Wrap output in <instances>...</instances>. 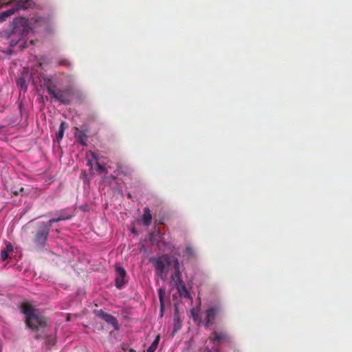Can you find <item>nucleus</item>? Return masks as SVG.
I'll return each mask as SVG.
<instances>
[{
	"label": "nucleus",
	"mask_w": 352,
	"mask_h": 352,
	"mask_svg": "<svg viewBox=\"0 0 352 352\" xmlns=\"http://www.w3.org/2000/svg\"><path fill=\"white\" fill-rule=\"evenodd\" d=\"M234 351L235 352H240L239 349H235Z\"/></svg>",
	"instance_id": "nucleus-34"
},
{
	"label": "nucleus",
	"mask_w": 352,
	"mask_h": 352,
	"mask_svg": "<svg viewBox=\"0 0 352 352\" xmlns=\"http://www.w3.org/2000/svg\"><path fill=\"white\" fill-rule=\"evenodd\" d=\"M17 85L21 87V89H26L27 85L25 84V81L23 78H20L17 80Z\"/></svg>",
	"instance_id": "nucleus-24"
},
{
	"label": "nucleus",
	"mask_w": 352,
	"mask_h": 352,
	"mask_svg": "<svg viewBox=\"0 0 352 352\" xmlns=\"http://www.w3.org/2000/svg\"><path fill=\"white\" fill-rule=\"evenodd\" d=\"M181 327H182V323L179 320L177 307L175 306V314H174V331H173V333L177 332Z\"/></svg>",
	"instance_id": "nucleus-15"
},
{
	"label": "nucleus",
	"mask_w": 352,
	"mask_h": 352,
	"mask_svg": "<svg viewBox=\"0 0 352 352\" xmlns=\"http://www.w3.org/2000/svg\"><path fill=\"white\" fill-rule=\"evenodd\" d=\"M208 339L214 344L230 342V336L226 331H213Z\"/></svg>",
	"instance_id": "nucleus-8"
},
{
	"label": "nucleus",
	"mask_w": 352,
	"mask_h": 352,
	"mask_svg": "<svg viewBox=\"0 0 352 352\" xmlns=\"http://www.w3.org/2000/svg\"><path fill=\"white\" fill-rule=\"evenodd\" d=\"M31 5L30 0H14L13 1V6L10 8V10H14V14L19 10H26Z\"/></svg>",
	"instance_id": "nucleus-12"
},
{
	"label": "nucleus",
	"mask_w": 352,
	"mask_h": 352,
	"mask_svg": "<svg viewBox=\"0 0 352 352\" xmlns=\"http://www.w3.org/2000/svg\"><path fill=\"white\" fill-rule=\"evenodd\" d=\"M75 137L78 139V141L82 145H86L87 135L84 131H80L78 129L76 128V131L74 133Z\"/></svg>",
	"instance_id": "nucleus-13"
},
{
	"label": "nucleus",
	"mask_w": 352,
	"mask_h": 352,
	"mask_svg": "<svg viewBox=\"0 0 352 352\" xmlns=\"http://www.w3.org/2000/svg\"><path fill=\"white\" fill-rule=\"evenodd\" d=\"M67 126V124L65 122H62L60 123L59 129H58V132L56 133L57 141L59 142L63 139V135H64V132H65V130Z\"/></svg>",
	"instance_id": "nucleus-17"
},
{
	"label": "nucleus",
	"mask_w": 352,
	"mask_h": 352,
	"mask_svg": "<svg viewBox=\"0 0 352 352\" xmlns=\"http://www.w3.org/2000/svg\"><path fill=\"white\" fill-rule=\"evenodd\" d=\"M91 154L92 158L94 160H96V166H97L98 171L100 173L107 174V169L104 166H102V164H100L98 162V155H96V153L92 152Z\"/></svg>",
	"instance_id": "nucleus-16"
},
{
	"label": "nucleus",
	"mask_w": 352,
	"mask_h": 352,
	"mask_svg": "<svg viewBox=\"0 0 352 352\" xmlns=\"http://www.w3.org/2000/svg\"><path fill=\"white\" fill-rule=\"evenodd\" d=\"M69 219V217H65L63 216H60L58 218H54V219H50L47 223H48V225H50L52 223H56V222H58V221H60L63 220H65V219Z\"/></svg>",
	"instance_id": "nucleus-23"
},
{
	"label": "nucleus",
	"mask_w": 352,
	"mask_h": 352,
	"mask_svg": "<svg viewBox=\"0 0 352 352\" xmlns=\"http://www.w3.org/2000/svg\"><path fill=\"white\" fill-rule=\"evenodd\" d=\"M117 170H118V172H120L122 174L126 175L127 173V168H126V167L124 166L120 163H118L117 164Z\"/></svg>",
	"instance_id": "nucleus-22"
},
{
	"label": "nucleus",
	"mask_w": 352,
	"mask_h": 352,
	"mask_svg": "<svg viewBox=\"0 0 352 352\" xmlns=\"http://www.w3.org/2000/svg\"><path fill=\"white\" fill-rule=\"evenodd\" d=\"M221 307L219 305L211 306L206 309L204 324L206 328H209L214 323L215 319L221 313Z\"/></svg>",
	"instance_id": "nucleus-7"
},
{
	"label": "nucleus",
	"mask_w": 352,
	"mask_h": 352,
	"mask_svg": "<svg viewBox=\"0 0 352 352\" xmlns=\"http://www.w3.org/2000/svg\"><path fill=\"white\" fill-rule=\"evenodd\" d=\"M8 258V252L6 250H2L1 252V258L2 261H6Z\"/></svg>",
	"instance_id": "nucleus-27"
},
{
	"label": "nucleus",
	"mask_w": 352,
	"mask_h": 352,
	"mask_svg": "<svg viewBox=\"0 0 352 352\" xmlns=\"http://www.w3.org/2000/svg\"><path fill=\"white\" fill-rule=\"evenodd\" d=\"M152 220V215L151 213V210L148 208H144V214L142 216V221L144 226L148 227L151 225Z\"/></svg>",
	"instance_id": "nucleus-14"
},
{
	"label": "nucleus",
	"mask_w": 352,
	"mask_h": 352,
	"mask_svg": "<svg viewBox=\"0 0 352 352\" xmlns=\"http://www.w3.org/2000/svg\"><path fill=\"white\" fill-rule=\"evenodd\" d=\"M171 278L174 281L175 285L177 286V288L179 292H181L182 290L184 292L188 294V291L185 285L183 284L182 272L180 271L174 272V274L172 275Z\"/></svg>",
	"instance_id": "nucleus-11"
},
{
	"label": "nucleus",
	"mask_w": 352,
	"mask_h": 352,
	"mask_svg": "<svg viewBox=\"0 0 352 352\" xmlns=\"http://www.w3.org/2000/svg\"><path fill=\"white\" fill-rule=\"evenodd\" d=\"M190 313L194 321H197L199 318L198 311L195 310V309H192Z\"/></svg>",
	"instance_id": "nucleus-25"
},
{
	"label": "nucleus",
	"mask_w": 352,
	"mask_h": 352,
	"mask_svg": "<svg viewBox=\"0 0 352 352\" xmlns=\"http://www.w3.org/2000/svg\"><path fill=\"white\" fill-rule=\"evenodd\" d=\"M21 311L25 315V322L30 329L38 331L46 327V318L41 315L30 303L23 302L21 305Z\"/></svg>",
	"instance_id": "nucleus-3"
},
{
	"label": "nucleus",
	"mask_w": 352,
	"mask_h": 352,
	"mask_svg": "<svg viewBox=\"0 0 352 352\" xmlns=\"http://www.w3.org/2000/svg\"><path fill=\"white\" fill-rule=\"evenodd\" d=\"M24 190V188L23 187H21L20 189H19V191L20 192H23Z\"/></svg>",
	"instance_id": "nucleus-33"
},
{
	"label": "nucleus",
	"mask_w": 352,
	"mask_h": 352,
	"mask_svg": "<svg viewBox=\"0 0 352 352\" xmlns=\"http://www.w3.org/2000/svg\"><path fill=\"white\" fill-rule=\"evenodd\" d=\"M48 19L36 16L31 19L33 22L34 28L36 26H42L48 23ZM13 30L9 35L10 46L14 47L17 45H19L21 49L25 47L26 40L25 37L32 30V27L30 25L32 23L23 17L16 18L13 21Z\"/></svg>",
	"instance_id": "nucleus-2"
},
{
	"label": "nucleus",
	"mask_w": 352,
	"mask_h": 352,
	"mask_svg": "<svg viewBox=\"0 0 352 352\" xmlns=\"http://www.w3.org/2000/svg\"><path fill=\"white\" fill-rule=\"evenodd\" d=\"M87 165H88V166H91V165H92V163H91V160H88V161H87Z\"/></svg>",
	"instance_id": "nucleus-32"
},
{
	"label": "nucleus",
	"mask_w": 352,
	"mask_h": 352,
	"mask_svg": "<svg viewBox=\"0 0 352 352\" xmlns=\"http://www.w3.org/2000/svg\"><path fill=\"white\" fill-rule=\"evenodd\" d=\"M184 254L188 257H192L195 255V250L191 246L188 245L185 248Z\"/></svg>",
	"instance_id": "nucleus-21"
},
{
	"label": "nucleus",
	"mask_w": 352,
	"mask_h": 352,
	"mask_svg": "<svg viewBox=\"0 0 352 352\" xmlns=\"http://www.w3.org/2000/svg\"><path fill=\"white\" fill-rule=\"evenodd\" d=\"M14 14V10L8 9L0 13V23L5 21L8 17Z\"/></svg>",
	"instance_id": "nucleus-18"
},
{
	"label": "nucleus",
	"mask_w": 352,
	"mask_h": 352,
	"mask_svg": "<svg viewBox=\"0 0 352 352\" xmlns=\"http://www.w3.org/2000/svg\"><path fill=\"white\" fill-rule=\"evenodd\" d=\"M162 293H163V291L162 289H160V305H161V316H163V309H164V302H163Z\"/></svg>",
	"instance_id": "nucleus-26"
},
{
	"label": "nucleus",
	"mask_w": 352,
	"mask_h": 352,
	"mask_svg": "<svg viewBox=\"0 0 352 352\" xmlns=\"http://www.w3.org/2000/svg\"><path fill=\"white\" fill-rule=\"evenodd\" d=\"M48 19L36 16L31 19L33 22L34 28L36 26H42L48 23ZM13 30L9 35L10 46L14 47L17 45H19L21 49L25 47L26 40L25 37L32 30V27L30 25L32 23L23 17L16 18L13 21Z\"/></svg>",
	"instance_id": "nucleus-1"
},
{
	"label": "nucleus",
	"mask_w": 352,
	"mask_h": 352,
	"mask_svg": "<svg viewBox=\"0 0 352 352\" xmlns=\"http://www.w3.org/2000/svg\"><path fill=\"white\" fill-rule=\"evenodd\" d=\"M173 268L175 272L180 271L179 261L177 258H175L174 260Z\"/></svg>",
	"instance_id": "nucleus-28"
},
{
	"label": "nucleus",
	"mask_w": 352,
	"mask_h": 352,
	"mask_svg": "<svg viewBox=\"0 0 352 352\" xmlns=\"http://www.w3.org/2000/svg\"><path fill=\"white\" fill-rule=\"evenodd\" d=\"M149 261L154 265L156 273L162 279H165L166 268L170 265V257L163 254L158 257L150 258Z\"/></svg>",
	"instance_id": "nucleus-6"
},
{
	"label": "nucleus",
	"mask_w": 352,
	"mask_h": 352,
	"mask_svg": "<svg viewBox=\"0 0 352 352\" xmlns=\"http://www.w3.org/2000/svg\"><path fill=\"white\" fill-rule=\"evenodd\" d=\"M7 252H12L13 251V247L11 243H8L6 245V249L5 250Z\"/></svg>",
	"instance_id": "nucleus-29"
},
{
	"label": "nucleus",
	"mask_w": 352,
	"mask_h": 352,
	"mask_svg": "<svg viewBox=\"0 0 352 352\" xmlns=\"http://www.w3.org/2000/svg\"><path fill=\"white\" fill-rule=\"evenodd\" d=\"M58 66H65L67 68H70L72 67V63L69 60L65 58H60L57 62Z\"/></svg>",
	"instance_id": "nucleus-20"
},
{
	"label": "nucleus",
	"mask_w": 352,
	"mask_h": 352,
	"mask_svg": "<svg viewBox=\"0 0 352 352\" xmlns=\"http://www.w3.org/2000/svg\"><path fill=\"white\" fill-rule=\"evenodd\" d=\"M116 277L115 278V285L116 287L118 289H121L122 286L126 283V272L125 270L118 265H116Z\"/></svg>",
	"instance_id": "nucleus-9"
},
{
	"label": "nucleus",
	"mask_w": 352,
	"mask_h": 352,
	"mask_svg": "<svg viewBox=\"0 0 352 352\" xmlns=\"http://www.w3.org/2000/svg\"><path fill=\"white\" fill-rule=\"evenodd\" d=\"M46 89L52 99L63 104H69L71 103L74 95L72 87H67L63 89H56V85L50 82L47 85Z\"/></svg>",
	"instance_id": "nucleus-4"
},
{
	"label": "nucleus",
	"mask_w": 352,
	"mask_h": 352,
	"mask_svg": "<svg viewBox=\"0 0 352 352\" xmlns=\"http://www.w3.org/2000/svg\"><path fill=\"white\" fill-rule=\"evenodd\" d=\"M51 225L45 222H41L37 225L33 239L37 247L43 248L46 245Z\"/></svg>",
	"instance_id": "nucleus-5"
},
{
	"label": "nucleus",
	"mask_w": 352,
	"mask_h": 352,
	"mask_svg": "<svg viewBox=\"0 0 352 352\" xmlns=\"http://www.w3.org/2000/svg\"><path fill=\"white\" fill-rule=\"evenodd\" d=\"M12 193H13L14 195H19V191H18V190H14V191H12Z\"/></svg>",
	"instance_id": "nucleus-30"
},
{
	"label": "nucleus",
	"mask_w": 352,
	"mask_h": 352,
	"mask_svg": "<svg viewBox=\"0 0 352 352\" xmlns=\"http://www.w3.org/2000/svg\"><path fill=\"white\" fill-rule=\"evenodd\" d=\"M128 351L129 352H135V350L133 349H132V348L129 349Z\"/></svg>",
	"instance_id": "nucleus-31"
},
{
	"label": "nucleus",
	"mask_w": 352,
	"mask_h": 352,
	"mask_svg": "<svg viewBox=\"0 0 352 352\" xmlns=\"http://www.w3.org/2000/svg\"><path fill=\"white\" fill-rule=\"evenodd\" d=\"M160 336H157L151 345L146 349V352H155L159 344Z\"/></svg>",
	"instance_id": "nucleus-19"
},
{
	"label": "nucleus",
	"mask_w": 352,
	"mask_h": 352,
	"mask_svg": "<svg viewBox=\"0 0 352 352\" xmlns=\"http://www.w3.org/2000/svg\"><path fill=\"white\" fill-rule=\"evenodd\" d=\"M98 316L101 317L107 323L112 325L115 330L119 329V325L117 319L112 315L105 313L103 310L100 309L98 311Z\"/></svg>",
	"instance_id": "nucleus-10"
}]
</instances>
